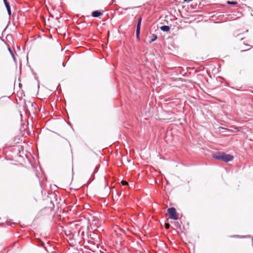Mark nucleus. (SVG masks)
<instances>
[{
    "label": "nucleus",
    "instance_id": "nucleus-1",
    "mask_svg": "<svg viewBox=\"0 0 253 253\" xmlns=\"http://www.w3.org/2000/svg\"><path fill=\"white\" fill-rule=\"evenodd\" d=\"M168 214L169 218L173 220L178 219V214L174 208H170L168 209Z\"/></svg>",
    "mask_w": 253,
    "mask_h": 253
},
{
    "label": "nucleus",
    "instance_id": "nucleus-2",
    "mask_svg": "<svg viewBox=\"0 0 253 253\" xmlns=\"http://www.w3.org/2000/svg\"><path fill=\"white\" fill-rule=\"evenodd\" d=\"M142 18L140 17L138 19V21L136 26V36L138 41H140V27L141 24Z\"/></svg>",
    "mask_w": 253,
    "mask_h": 253
},
{
    "label": "nucleus",
    "instance_id": "nucleus-3",
    "mask_svg": "<svg viewBox=\"0 0 253 253\" xmlns=\"http://www.w3.org/2000/svg\"><path fill=\"white\" fill-rule=\"evenodd\" d=\"M233 159V157L232 156L222 153V161H224L225 162H228L232 161Z\"/></svg>",
    "mask_w": 253,
    "mask_h": 253
},
{
    "label": "nucleus",
    "instance_id": "nucleus-4",
    "mask_svg": "<svg viewBox=\"0 0 253 253\" xmlns=\"http://www.w3.org/2000/svg\"><path fill=\"white\" fill-rule=\"evenodd\" d=\"M103 14V13L101 11L96 10L92 12L91 15L94 17H99Z\"/></svg>",
    "mask_w": 253,
    "mask_h": 253
},
{
    "label": "nucleus",
    "instance_id": "nucleus-5",
    "mask_svg": "<svg viewBox=\"0 0 253 253\" xmlns=\"http://www.w3.org/2000/svg\"><path fill=\"white\" fill-rule=\"evenodd\" d=\"M248 51V54L249 56H253V47L250 48L249 49H241V51Z\"/></svg>",
    "mask_w": 253,
    "mask_h": 253
},
{
    "label": "nucleus",
    "instance_id": "nucleus-6",
    "mask_svg": "<svg viewBox=\"0 0 253 253\" xmlns=\"http://www.w3.org/2000/svg\"><path fill=\"white\" fill-rule=\"evenodd\" d=\"M213 157L217 160H221L222 159V153H220L216 155H214Z\"/></svg>",
    "mask_w": 253,
    "mask_h": 253
},
{
    "label": "nucleus",
    "instance_id": "nucleus-7",
    "mask_svg": "<svg viewBox=\"0 0 253 253\" xmlns=\"http://www.w3.org/2000/svg\"><path fill=\"white\" fill-rule=\"evenodd\" d=\"M160 28L162 31L164 32H169L170 30V28L168 26H163Z\"/></svg>",
    "mask_w": 253,
    "mask_h": 253
},
{
    "label": "nucleus",
    "instance_id": "nucleus-8",
    "mask_svg": "<svg viewBox=\"0 0 253 253\" xmlns=\"http://www.w3.org/2000/svg\"><path fill=\"white\" fill-rule=\"evenodd\" d=\"M150 38V40L149 41V42L151 43L157 40V36L155 34H153Z\"/></svg>",
    "mask_w": 253,
    "mask_h": 253
},
{
    "label": "nucleus",
    "instance_id": "nucleus-9",
    "mask_svg": "<svg viewBox=\"0 0 253 253\" xmlns=\"http://www.w3.org/2000/svg\"><path fill=\"white\" fill-rule=\"evenodd\" d=\"M66 151L69 153V154L70 153H71V146L70 145L67 143H66Z\"/></svg>",
    "mask_w": 253,
    "mask_h": 253
},
{
    "label": "nucleus",
    "instance_id": "nucleus-10",
    "mask_svg": "<svg viewBox=\"0 0 253 253\" xmlns=\"http://www.w3.org/2000/svg\"><path fill=\"white\" fill-rule=\"evenodd\" d=\"M227 3L228 4H232V5H236L237 2L236 1H227Z\"/></svg>",
    "mask_w": 253,
    "mask_h": 253
},
{
    "label": "nucleus",
    "instance_id": "nucleus-11",
    "mask_svg": "<svg viewBox=\"0 0 253 253\" xmlns=\"http://www.w3.org/2000/svg\"><path fill=\"white\" fill-rule=\"evenodd\" d=\"M121 183H122V185H127V184H128V183H127L126 181H124V180H123V181H121Z\"/></svg>",
    "mask_w": 253,
    "mask_h": 253
},
{
    "label": "nucleus",
    "instance_id": "nucleus-12",
    "mask_svg": "<svg viewBox=\"0 0 253 253\" xmlns=\"http://www.w3.org/2000/svg\"><path fill=\"white\" fill-rule=\"evenodd\" d=\"M170 225L169 223H166L165 224V227L166 229H168L169 228Z\"/></svg>",
    "mask_w": 253,
    "mask_h": 253
},
{
    "label": "nucleus",
    "instance_id": "nucleus-13",
    "mask_svg": "<svg viewBox=\"0 0 253 253\" xmlns=\"http://www.w3.org/2000/svg\"><path fill=\"white\" fill-rule=\"evenodd\" d=\"M5 6L6 7V9H9V8H10V6L9 2L5 4Z\"/></svg>",
    "mask_w": 253,
    "mask_h": 253
},
{
    "label": "nucleus",
    "instance_id": "nucleus-14",
    "mask_svg": "<svg viewBox=\"0 0 253 253\" xmlns=\"http://www.w3.org/2000/svg\"><path fill=\"white\" fill-rule=\"evenodd\" d=\"M7 11H8V15H11V9H10V8H9V9H7Z\"/></svg>",
    "mask_w": 253,
    "mask_h": 253
},
{
    "label": "nucleus",
    "instance_id": "nucleus-15",
    "mask_svg": "<svg viewBox=\"0 0 253 253\" xmlns=\"http://www.w3.org/2000/svg\"><path fill=\"white\" fill-rule=\"evenodd\" d=\"M3 2L4 3V4H6V3H8V2L7 1V0H3Z\"/></svg>",
    "mask_w": 253,
    "mask_h": 253
},
{
    "label": "nucleus",
    "instance_id": "nucleus-16",
    "mask_svg": "<svg viewBox=\"0 0 253 253\" xmlns=\"http://www.w3.org/2000/svg\"><path fill=\"white\" fill-rule=\"evenodd\" d=\"M3 2L4 3V4H6V3H8V2L7 1V0H3Z\"/></svg>",
    "mask_w": 253,
    "mask_h": 253
},
{
    "label": "nucleus",
    "instance_id": "nucleus-17",
    "mask_svg": "<svg viewBox=\"0 0 253 253\" xmlns=\"http://www.w3.org/2000/svg\"><path fill=\"white\" fill-rule=\"evenodd\" d=\"M184 0V1H188V2H189V1H191L192 0Z\"/></svg>",
    "mask_w": 253,
    "mask_h": 253
},
{
    "label": "nucleus",
    "instance_id": "nucleus-18",
    "mask_svg": "<svg viewBox=\"0 0 253 253\" xmlns=\"http://www.w3.org/2000/svg\"><path fill=\"white\" fill-rule=\"evenodd\" d=\"M8 50L10 51V52H12V51H11V49H10V48H8Z\"/></svg>",
    "mask_w": 253,
    "mask_h": 253
}]
</instances>
